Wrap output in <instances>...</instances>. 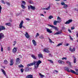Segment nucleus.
<instances>
[{
	"label": "nucleus",
	"instance_id": "f257e3e1",
	"mask_svg": "<svg viewBox=\"0 0 78 78\" xmlns=\"http://www.w3.org/2000/svg\"><path fill=\"white\" fill-rule=\"evenodd\" d=\"M64 69L65 70L67 71L68 72H70L71 73H72L75 74V75H78V73H76V72H75V71L74 70L71 69H70V71L69 70V69L67 66H66V67H65Z\"/></svg>",
	"mask_w": 78,
	"mask_h": 78
},
{
	"label": "nucleus",
	"instance_id": "f03ea898",
	"mask_svg": "<svg viewBox=\"0 0 78 78\" xmlns=\"http://www.w3.org/2000/svg\"><path fill=\"white\" fill-rule=\"evenodd\" d=\"M34 63L35 69H37L38 68L40 64L42 63V62L40 60H38V61H34Z\"/></svg>",
	"mask_w": 78,
	"mask_h": 78
},
{
	"label": "nucleus",
	"instance_id": "7ed1b4c3",
	"mask_svg": "<svg viewBox=\"0 0 78 78\" xmlns=\"http://www.w3.org/2000/svg\"><path fill=\"white\" fill-rule=\"evenodd\" d=\"M23 21H22L19 25L20 27L19 28H20V29H22V27L23 28H25V27L23 26Z\"/></svg>",
	"mask_w": 78,
	"mask_h": 78
},
{
	"label": "nucleus",
	"instance_id": "20e7f679",
	"mask_svg": "<svg viewBox=\"0 0 78 78\" xmlns=\"http://www.w3.org/2000/svg\"><path fill=\"white\" fill-rule=\"evenodd\" d=\"M20 61H21V60H20V59L19 58H17L16 59V64L17 65L19 64H20Z\"/></svg>",
	"mask_w": 78,
	"mask_h": 78
},
{
	"label": "nucleus",
	"instance_id": "39448f33",
	"mask_svg": "<svg viewBox=\"0 0 78 78\" xmlns=\"http://www.w3.org/2000/svg\"><path fill=\"white\" fill-rule=\"evenodd\" d=\"M6 29L5 27L3 26H0V32L2 30H5Z\"/></svg>",
	"mask_w": 78,
	"mask_h": 78
},
{
	"label": "nucleus",
	"instance_id": "423d86ee",
	"mask_svg": "<svg viewBox=\"0 0 78 78\" xmlns=\"http://www.w3.org/2000/svg\"><path fill=\"white\" fill-rule=\"evenodd\" d=\"M48 26H50V27L52 28H54V29H55V30H58V27H55L54 26L50 25V24H48Z\"/></svg>",
	"mask_w": 78,
	"mask_h": 78
},
{
	"label": "nucleus",
	"instance_id": "0eeeda50",
	"mask_svg": "<svg viewBox=\"0 0 78 78\" xmlns=\"http://www.w3.org/2000/svg\"><path fill=\"white\" fill-rule=\"evenodd\" d=\"M72 22V20H69L68 21H66V22L65 23V24H69L70 23H71Z\"/></svg>",
	"mask_w": 78,
	"mask_h": 78
},
{
	"label": "nucleus",
	"instance_id": "6e6552de",
	"mask_svg": "<svg viewBox=\"0 0 78 78\" xmlns=\"http://www.w3.org/2000/svg\"><path fill=\"white\" fill-rule=\"evenodd\" d=\"M17 48H14L12 50V52L13 53H16V51H17Z\"/></svg>",
	"mask_w": 78,
	"mask_h": 78
},
{
	"label": "nucleus",
	"instance_id": "1a4fd4ad",
	"mask_svg": "<svg viewBox=\"0 0 78 78\" xmlns=\"http://www.w3.org/2000/svg\"><path fill=\"white\" fill-rule=\"evenodd\" d=\"M10 64L9 65L11 66H13L14 65V60L13 59L10 60Z\"/></svg>",
	"mask_w": 78,
	"mask_h": 78
},
{
	"label": "nucleus",
	"instance_id": "9d476101",
	"mask_svg": "<svg viewBox=\"0 0 78 78\" xmlns=\"http://www.w3.org/2000/svg\"><path fill=\"white\" fill-rule=\"evenodd\" d=\"M38 57L39 58H43V55L41 53L39 54L38 55Z\"/></svg>",
	"mask_w": 78,
	"mask_h": 78
},
{
	"label": "nucleus",
	"instance_id": "9b49d317",
	"mask_svg": "<svg viewBox=\"0 0 78 78\" xmlns=\"http://www.w3.org/2000/svg\"><path fill=\"white\" fill-rule=\"evenodd\" d=\"M69 51H71L72 53L74 52V51H75V48H73V49H72V48H71V47H70L69 48Z\"/></svg>",
	"mask_w": 78,
	"mask_h": 78
},
{
	"label": "nucleus",
	"instance_id": "f8f14e48",
	"mask_svg": "<svg viewBox=\"0 0 78 78\" xmlns=\"http://www.w3.org/2000/svg\"><path fill=\"white\" fill-rule=\"evenodd\" d=\"M4 37V34L2 33H0V39H3Z\"/></svg>",
	"mask_w": 78,
	"mask_h": 78
},
{
	"label": "nucleus",
	"instance_id": "ddd939ff",
	"mask_svg": "<svg viewBox=\"0 0 78 78\" xmlns=\"http://www.w3.org/2000/svg\"><path fill=\"white\" fill-rule=\"evenodd\" d=\"M58 62L59 64H64V62L62 61L61 60H59L58 61Z\"/></svg>",
	"mask_w": 78,
	"mask_h": 78
},
{
	"label": "nucleus",
	"instance_id": "4468645a",
	"mask_svg": "<svg viewBox=\"0 0 78 78\" xmlns=\"http://www.w3.org/2000/svg\"><path fill=\"white\" fill-rule=\"evenodd\" d=\"M33 75H29L26 76V78H33Z\"/></svg>",
	"mask_w": 78,
	"mask_h": 78
},
{
	"label": "nucleus",
	"instance_id": "2eb2a0df",
	"mask_svg": "<svg viewBox=\"0 0 78 78\" xmlns=\"http://www.w3.org/2000/svg\"><path fill=\"white\" fill-rule=\"evenodd\" d=\"M43 51L46 52V53H49L50 52V51H49V50L46 48H44V49Z\"/></svg>",
	"mask_w": 78,
	"mask_h": 78
},
{
	"label": "nucleus",
	"instance_id": "dca6fc26",
	"mask_svg": "<svg viewBox=\"0 0 78 78\" xmlns=\"http://www.w3.org/2000/svg\"><path fill=\"white\" fill-rule=\"evenodd\" d=\"M57 21L58 23H59L61 22V18H60L59 17H57Z\"/></svg>",
	"mask_w": 78,
	"mask_h": 78
},
{
	"label": "nucleus",
	"instance_id": "f3484780",
	"mask_svg": "<svg viewBox=\"0 0 78 78\" xmlns=\"http://www.w3.org/2000/svg\"><path fill=\"white\" fill-rule=\"evenodd\" d=\"M32 43H33V44H34V46H36V41H35V40H32Z\"/></svg>",
	"mask_w": 78,
	"mask_h": 78
},
{
	"label": "nucleus",
	"instance_id": "a211bd4d",
	"mask_svg": "<svg viewBox=\"0 0 78 78\" xmlns=\"http://www.w3.org/2000/svg\"><path fill=\"white\" fill-rule=\"evenodd\" d=\"M25 36H26V37L27 38H29L30 37V35L28 34V32H26V34H25Z\"/></svg>",
	"mask_w": 78,
	"mask_h": 78
},
{
	"label": "nucleus",
	"instance_id": "6ab92c4d",
	"mask_svg": "<svg viewBox=\"0 0 78 78\" xmlns=\"http://www.w3.org/2000/svg\"><path fill=\"white\" fill-rule=\"evenodd\" d=\"M46 30H47V32H48V33H52L53 32L51 31V30H50V29L47 28L46 29Z\"/></svg>",
	"mask_w": 78,
	"mask_h": 78
},
{
	"label": "nucleus",
	"instance_id": "aec40b11",
	"mask_svg": "<svg viewBox=\"0 0 78 78\" xmlns=\"http://www.w3.org/2000/svg\"><path fill=\"white\" fill-rule=\"evenodd\" d=\"M31 57H32V58L34 59H37V58L34 55H31Z\"/></svg>",
	"mask_w": 78,
	"mask_h": 78
},
{
	"label": "nucleus",
	"instance_id": "412c9836",
	"mask_svg": "<svg viewBox=\"0 0 78 78\" xmlns=\"http://www.w3.org/2000/svg\"><path fill=\"white\" fill-rule=\"evenodd\" d=\"M61 31L60 30L58 32H56L55 34H54V35H58V34H61Z\"/></svg>",
	"mask_w": 78,
	"mask_h": 78
},
{
	"label": "nucleus",
	"instance_id": "4be33fe9",
	"mask_svg": "<svg viewBox=\"0 0 78 78\" xmlns=\"http://www.w3.org/2000/svg\"><path fill=\"white\" fill-rule=\"evenodd\" d=\"M30 8L32 10H35L36 9V8L34 6H33L31 5H30Z\"/></svg>",
	"mask_w": 78,
	"mask_h": 78
},
{
	"label": "nucleus",
	"instance_id": "5701e85b",
	"mask_svg": "<svg viewBox=\"0 0 78 78\" xmlns=\"http://www.w3.org/2000/svg\"><path fill=\"white\" fill-rule=\"evenodd\" d=\"M33 65H34V62H33V63H31L30 64H28L27 65V66H28V67L30 66H33Z\"/></svg>",
	"mask_w": 78,
	"mask_h": 78
},
{
	"label": "nucleus",
	"instance_id": "b1692460",
	"mask_svg": "<svg viewBox=\"0 0 78 78\" xmlns=\"http://www.w3.org/2000/svg\"><path fill=\"white\" fill-rule=\"evenodd\" d=\"M68 7V5H67V4H65L64 5L63 8H64V9H67Z\"/></svg>",
	"mask_w": 78,
	"mask_h": 78
},
{
	"label": "nucleus",
	"instance_id": "393cba45",
	"mask_svg": "<svg viewBox=\"0 0 78 78\" xmlns=\"http://www.w3.org/2000/svg\"><path fill=\"white\" fill-rule=\"evenodd\" d=\"M5 25L7 26H11V24L10 23H5Z\"/></svg>",
	"mask_w": 78,
	"mask_h": 78
},
{
	"label": "nucleus",
	"instance_id": "a878e982",
	"mask_svg": "<svg viewBox=\"0 0 78 78\" xmlns=\"http://www.w3.org/2000/svg\"><path fill=\"white\" fill-rule=\"evenodd\" d=\"M1 70L3 74L4 75H5V76H6V72H5V71L4 69H2Z\"/></svg>",
	"mask_w": 78,
	"mask_h": 78
},
{
	"label": "nucleus",
	"instance_id": "bb28decb",
	"mask_svg": "<svg viewBox=\"0 0 78 78\" xmlns=\"http://www.w3.org/2000/svg\"><path fill=\"white\" fill-rule=\"evenodd\" d=\"M26 4V2H25L23 1H22V3L21 4V5H25Z\"/></svg>",
	"mask_w": 78,
	"mask_h": 78
},
{
	"label": "nucleus",
	"instance_id": "cd10ccee",
	"mask_svg": "<svg viewBox=\"0 0 78 78\" xmlns=\"http://www.w3.org/2000/svg\"><path fill=\"white\" fill-rule=\"evenodd\" d=\"M57 23H58L57 21H56V20H55L54 22V25H57Z\"/></svg>",
	"mask_w": 78,
	"mask_h": 78
},
{
	"label": "nucleus",
	"instance_id": "c85d7f7f",
	"mask_svg": "<svg viewBox=\"0 0 78 78\" xmlns=\"http://www.w3.org/2000/svg\"><path fill=\"white\" fill-rule=\"evenodd\" d=\"M28 71H29V68L28 67L26 68L25 69V72H28Z\"/></svg>",
	"mask_w": 78,
	"mask_h": 78
},
{
	"label": "nucleus",
	"instance_id": "c756f323",
	"mask_svg": "<svg viewBox=\"0 0 78 78\" xmlns=\"http://www.w3.org/2000/svg\"><path fill=\"white\" fill-rule=\"evenodd\" d=\"M66 63L67 64H69V66L71 65V63H70V62L69 61H66Z\"/></svg>",
	"mask_w": 78,
	"mask_h": 78
},
{
	"label": "nucleus",
	"instance_id": "7c9ffc66",
	"mask_svg": "<svg viewBox=\"0 0 78 78\" xmlns=\"http://www.w3.org/2000/svg\"><path fill=\"white\" fill-rule=\"evenodd\" d=\"M39 38H40L41 39H44V37L43 35H42L39 37Z\"/></svg>",
	"mask_w": 78,
	"mask_h": 78
},
{
	"label": "nucleus",
	"instance_id": "2f4dec72",
	"mask_svg": "<svg viewBox=\"0 0 78 78\" xmlns=\"http://www.w3.org/2000/svg\"><path fill=\"white\" fill-rule=\"evenodd\" d=\"M74 61H73L74 63V64H75V63H76V58H75V57H74Z\"/></svg>",
	"mask_w": 78,
	"mask_h": 78
},
{
	"label": "nucleus",
	"instance_id": "473e14b6",
	"mask_svg": "<svg viewBox=\"0 0 78 78\" xmlns=\"http://www.w3.org/2000/svg\"><path fill=\"white\" fill-rule=\"evenodd\" d=\"M48 18L49 19H51L52 18H53V16H50Z\"/></svg>",
	"mask_w": 78,
	"mask_h": 78
},
{
	"label": "nucleus",
	"instance_id": "72a5a7b5",
	"mask_svg": "<svg viewBox=\"0 0 78 78\" xmlns=\"http://www.w3.org/2000/svg\"><path fill=\"white\" fill-rule=\"evenodd\" d=\"M4 63L5 64H8V61H7V60H4Z\"/></svg>",
	"mask_w": 78,
	"mask_h": 78
},
{
	"label": "nucleus",
	"instance_id": "f704fd0d",
	"mask_svg": "<svg viewBox=\"0 0 78 78\" xmlns=\"http://www.w3.org/2000/svg\"><path fill=\"white\" fill-rule=\"evenodd\" d=\"M62 45V43H59L57 45L56 47H59L61 45Z\"/></svg>",
	"mask_w": 78,
	"mask_h": 78
},
{
	"label": "nucleus",
	"instance_id": "c9c22d12",
	"mask_svg": "<svg viewBox=\"0 0 78 78\" xmlns=\"http://www.w3.org/2000/svg\"><path fill=\"white\" fill-rule=\"evenodd\" d=\"M25 5H21V7L23 9H24L25 8V6H24Z\"/></svg>",
	"mask_w": 78,
	"mask_h": 78
},
{
	"label": "nucleus",
	"instance_id": "e433bc0d",
	"mask_svg": "<svg viewBox=\"0 0 78 78\" xmlns=\"http://www.w3.org/2000/svg\"><path fill=\"white\" fill-rule=\"evenodd\" d=\"M40 75L41 78H42V77L44 76V75H42L41 73H40Z\"/></svg>",
	"mask_w": 78,
	"mask_h": 78
},
{
	"label": "nucleus",
	"instance_id": "4c0bfd02",
	"mask_svg": "<svg viewBox=\"0 0 78 78\" xmlns=\"http://www.w3.org/2000/svg\"><path fill=\"white\" fill-rule=\"evenodd\" d=\"M24 67L23 66L21 65H19V67H23V68Z\"/></svg>",
	"mask_w": 78,
	"mask_h": 78
},
{
	"label": "nucleus",
	"instance_id": "58836bf2",
	"mask_svg": "<svg viewBox=\"0 0 78 78\" xmlns=\"http://www.w3.org/2000/svg\"><path fill=\"white\" fill-rule=\"evenodd\" d=\"M48 61H49L51 63H53V62L51 60H48Z\"/></svg>",
	"mask_w": 78,
	"mask_h": 78
},
{
	"label": "nucleus",
	"instance_id": "ea45409f",
	"mask_svg": "<svg viewBox=\"0 0 78 78\" xmlns=\"http://www.w3.org/2000/svg\"><path fill=\"white\" fill-rule=\"evenodd\" d=\"M48 39L49 40L50 42H51V43H52V42H53V41H52L51 40V39H50L49 38H48Z\"/></svg>",
	"mask_w": 78,
	"mask_h": 78
},
{
	"label": "nucleus",
	"instance_id": "a19ab883",
	"mask_svg": "<svg viewBox=\"0 0 78 78\" xmlns=\"http://www.w3.org/2000/svg\"><path fill=\"white\" fill-rule=\"evenodd\" d=\"M61 4L62 5H64L66 4H65V3L64 2H62L61 3Z\"/></svg>",
	"mask_w": 78,
	"mask_h": 78
},
{
	"label": "nucleus",
	"instance_id": "79ce46f5",
	"mask_svg": "<svg viewBox=\"0 0 78 78\" xmlns=\"http://www.w3.org/2000/svg\"><path fill=\"white\" fill-rule=\"evenodd\" d=\"M24 70V69H20L21 72H22V73H23V72Z\"/></svg>",
	"mask_w": 78,
	"mask_h": 78
},
{
	"label": "nucleus",
	"instance_id": "37998d69",
	"mask_svg": "<svg viewBox=\"0 0 78 78\" xmlns=\"http://www.w3.org/2000/svg\"><path fill=\"white\" fill-rule=\"evenodd\" d=\"M29 3H30V4H33V2L32 1H29Z\"/></svg>",
	"mask_w": 78,
	"mask_h": 78
},
{
	"label": "nucleus",
	"instance_id": "c03bdc74",
	"mask_svg": "<svg viewBox=\"0 0 78 78\" xmlns=\"http://www.w3.org/2000/svg\"><path fill=\"white\" fill-rule=\"evenodd\" d=\"M1 51L2 52L3 51V48L2 47H1Z\"/></svg>",
	"mask_w": 78,
	"mask_h": 78
},
{
	"label": "nucleus",
	"instance_id": "a18cd8bd",
	"mask_svg": "<svg viewBox=\"0 0 78 78\" xmlns=\"http://www.w3.org/2000/svg\"><path fill=\"white\" fill-rule=\"evenodd\" d=\"M6 4L8 5H9V6L10 5V3H9V2H6Z\"/></svg>",
	"mask_w": 78,
	"mask_h": 78
},
{
	"label": "nucleus",
	"instance_id": "49530a36",
	"mask_svg": "<svg viewBox=\"0 0 78 78\" xmlns=\"http://www.w3.org/2000/svg\"><path fill=\"white\" fill-rule=\"evenodd\" d=\"M39 36V34L38 33H37V35L36 36V37H38V36Z\"/></svg>",
	"mask_w": 78,
	"mask_h": 78
},
{
	"label": "nucleus",
	"instance_id": "de8ad7c7",
	"mask_svg": "<svg viewBox=\"0 0 78 78\" xmlns=\"http://www.w3.org/2000/svg\"><path fill=\"white\" fill-rule=\"evenodd\" d=\"M62 59L64 60V59H65V60H67V58L66 57H63V58H62Z\"/></svg>",
	"mask_w": 78,
	"mask_h": 78
},
{
	"label": "nucleus",
	"instance_id": "09e8293b",
	"mask_svg": "<svg viewBox=\"0 0 78 78\" xmlns=\"http://www.w3.org/2000/svg\"><path fill=\"white\" fill-rule=\"evenodd\" d=\"M2 8L1 5H0V14L1 13V11H2Z\"/></svg>",
	"mask_w": 78,
	"mask_h": 78
},
{
	"label": "nucleus",
	"instance_id": "8fccbe9b",
	"mask_svg": "<svg viewBox=\"0 0 78 78\" xmlns=\"http://www.w3.org/2000/svg\"><path fill=\"white\" fill-rule=\"evenodd\" d=\"M7 50H8V51H10V47H8L7 48Z\"/></svg>",
	"mask_w": 78,
	"mask_h": 78
},
{
	"label": "nucleus",
	"instance_id": "3c124183",
	"mask_svg": "<svg viewBox=\"0 0 78 78\" xmlns=\"http://www.w3.org/2000/svg\"><path fill=\"white\" fill-rule=\"evenodd\" d=\"M1 2H2V3H3V4H5V2H4L3 0L1 1Z\"/></svg>",
	"mask_w": 78,
	"mask_h": 78
},
{
	"label": "nucleus",
	"instance_id": "603ef678",
	"mask_svg": "<svg viewBox=\"0 0 78 78\" xmlns=\"http://www.w3.org/2000/svg\"><path fill=\"white\" fill-rule=\"evenodd\" d=\"M19 58H22V56L20 55H19Z\"/></svg>",
	"mask_w": 78,
	"mask_h": 78
},
{
	"label": "nucleus",
	"instance_id": "864d4df0",
	"mask_svg": "<svg viewBox=\"0 0 78 78\" xmlns=\"http://www.w3.org/2000/svg\"><path fill=\"white\" fill-rule=\"evenodd\" d=\"M26 19L27 20H28L29 21L30 20V19L29 18H26Z\"/></svg>",
	"mask_w": 78,
	"mask_h": 78
},
{
	"label": "nucleus",
	"instance_id": "5fc2aeb1",
	"mask_svg": "<svg viewBox=\"0 0 78 78\" xmlns=\"http://www.w3.org/2000/svg\"><path fill=\"white\" fill-rule=\"evenodd\" d=\"M31 8V7H30V6H28V9H29V10H30V9Z\"/></svg>",
	"mask_w": 78,
	"mask_h": 78
},
{
	"label": "nucleus",
	"instance_id": "6e6d98bb",
	"mask_svg": "<svg viewBox=\"0 0 78 78\" xmlns=\"http://www.w3.org/2000/svg\"><path fill=\"white\" fill-rule=\"evenodd\" d=\"M68 31L69 32V33H72V31H71V30H70V29H68Z\"/></svg>",
	"mask_w": 78,
	"mask_h": 78
},
{
	"label": "nucleus",
	"instance_id": "4d7b16f0",
	"mask_svg": "<svg viewBox=\"0 0 78 78\" xmlns=\"http://www.w3.org/2000/svg\"><path fill=\"white\" fill-rule=\"evenodd\" d=\"M50 5H49L48 7V10H49L50 9Z\"/></svg>",
	"mask_w": 78,
	"mask_h": 78
},
{
	"label": "nucleus",
	"instance_id": "13d9d810",
	"mask_svg": "<svg viewBox=\"0 0 78 78\" xmlns=\"http://www.w3.org/2000/svg\"><path fill=\"white\" fill-rule=\"evenodd\" d=\"M71 30H74V29H75V28L72 27L71 28Z\"/></svg>",
	"mask_w": 78,
	"mask_h": 78
},
{
	"label": "nucleus",
	"instance_id": "bf43d9fd",
	"mask_svg": "<svg viewBox=\"0 0 78 78\" xmlns=\"http://www.w3.org/2000/svg\"><path fill=\"white\" fill-rule=\"evenodd\" d=\"M75 70H76V72H77V73H78V69H76Z\"/></svg>",
	"mask_w": 78,
	"mask_h": 78
},
{
	"label": "nucleus",
	"instance_id": "052dcab7",
	"mask_svg": "<svg viewBox=\"0 0 78 78\" xmlns=\"http://www.w3.org/2000/svg\"><path fill=\"white\" fill-rule=\"evenodd\" d=\"M70 39L72 41H73V38H72V37H71L70 36Z\"/></svg>",
	"mask_w": 78,
	"mask_h": 78
},
{
	"label": "nucleus",
	"instance_id": "680f3d73",
	"mask_svg": "<svg viewBox=\"0 0 78 78\" xmlns=\"http://www.w3.org/2000/svg\"><path fill=\"white\" fill-rule=\"evenodd\" d=\"M20 15V13H17L16 14L17 16H19Z\"/></svg>",
	"mask_w": 78,
	"mask_h": 78
},
{
	"label": "nucleus",
	"instance_id": "e2e57ef3",
	"mask_svg": "<svg viewBox=\"0 0 78 78\" xmlns=\"http://www.w3.org/2000/svg\"><path fill=\"white\" fill-rule=\"evenodd\" d=\"M14 44H16L17 43V42H16V41H14Z\"/></svg>",
	"mask_w": 78,
	"mask_h": 78
},
{
	"label": "nucleus",
	"instance_id": "0e129e2a",
	"mask_svg": "<svg viewBox=\"0 0 78 78\" xmlns=\"http://www.w3.org/2000/svg\"><path fill=\"white\" fill-rule=\"evenodd\" d=\"M76 37H78V33H77L76 34Z\"/></svg>",
	"mask_w": 78,
	"mask_h": 78
},
{
	"label": "nucleus",
	"instance_id": "69168bd1",
	"mask_svg": "<svg viewBox=\"0 0 78 78\" xmlns=\"http://www.w3.org/2000/svg\"><path fill=\"white\" fill-rule=\"evenodd\" d=\"M68 45H69V44H66V46H68Z\"/></svg>",
	"mask_w": 78,
	"mask_h": 78
},
{
	"label": "nucleus",
	"instance_id": "338daca9",
	"mask_svg": "<svg viewBox=\"0 0 78 78\" xmlns=\"http://www.w3.org/2000/svg\"><path fill=\"white\" fill-rule=\"evenodd\" d=\"M41 16H44V15L43 14H41Z\"/></svg>",
	"mask_w": 78,
	"mask_h": 78
},
{
	"label": "nucleus",
	"instance_id": "774afa93",
	"mask_svg": "<svg viewBox=\"0 0 78 78\" xmlns=\"http://www.w3.org/2000/svg\"><path fill=\"white\" fill-rule=\"evenodd\" d=\"M45 9H46V10H48V8H45Z\"/></svg>",
	"mask_w": 78,
	"mask_h": 78
}]
</instances>
